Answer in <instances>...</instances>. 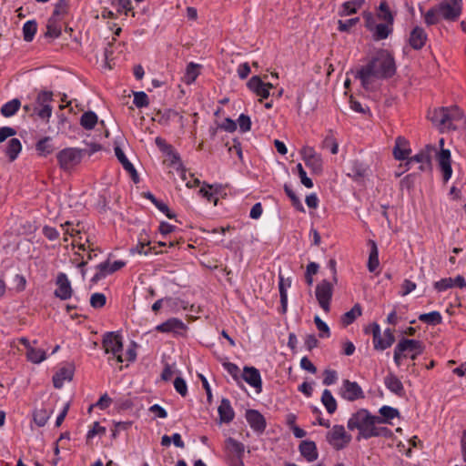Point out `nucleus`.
I'll return each instance as SVG.
<instances>
[{"mask_svg": "<svg viewBox=\"0 0 466 466\" xmlns=\"http://www.w3.org/2000/svg\"><path fill=\"white\" fill-rule=\"evenodd\" d=\"M396 72L393 56L386 50L379 51L372 60L357 73L362 86L367 90L377 87L380 79L392 76Z\"/></svg>", "mask_w": 466, "mask_h": 466, "instance_id": "1", "label": "nucleus"}, {"mask_svg": "<svg viewBox=\"0 0 466 466\" xmlns=\"http://www.w3.org/2000/svg\"><path fill=\"white\" fill-rule=\"evenodd\" d=\"M383 423V420L379 417L372 415L366 409H360L348 420L347 427L350 431H358V441L361 439H370L372 437H390L391 431L386 427L380 426Z\"/></svg>", "mask_w": 466, "mask_h": 466, "instance_id": "2", "label": "nucleus"}, {"mask_svg": "<svg viewBox=\"0 0 466 466\" xmlns=\"http://www.w3.org/2000/svg\"><path fill=\"white\" fill-rule=\"evenodd\" d=\"M463 112L457 106L441 107L429 113L431 121L441 130L455 128L454 122L460 120Z\"/></svg>", "mask_w": 466, "mask_h": 466, "instance_id": "3", "label": "nucleus"}, {"mask_svg": "<svg viewBox=\"0 0 466 466\" xmlns=\"http://www.w3.org/2000/svg\"><path fill=\"white\" fill-rule=\"evenodd\" d=\"M422 351L423 347L420 341L416 339H402L398 342L394 349V362L398 367H400L401 365L402 358L407 357V353H410V359L414 360L420 354L422 353Z\"/></svg>", "mask_w": 466, "mask_h": 466, "instance_id": "4", "label": "nucleus"}, {"mask_svg": "<svg viewBox=\"0 0 466 466\" xmlns=\"http://www.w3.org/2000/svg\"><path fill=\"white\" fill-rule=\"evenodd\" d=\"M83 157V150L76 147H67L59 151L56 155L60 168L70 171L77 166Z\"/></svg>", "mask_w": 466, "mask_h": 466, "instance_id": "5", "label": "nucleus"}, {"mask_svg": "<svg viewBox=\"0 0 466 466\" xmlns=\"http://www.w3.org/2000/svg\"><path fill=\"white\" fill-rule=\"evenodd\" d=\"M326 440L335 450L340 451L350 444L351 441V435L346 431L344 426L334 425L328 431Z\"/></svg>", "mask_w": 466, "mask_h": 466, "instance_id": "6", "label": "nucleus"}, {"mask_svg": "<svg viewBox=\"0 0 466 466\" xmlns=\"http://www.w3.org/2000/svg\"><path fill=\"white\" fill-rule=\"evenodd\" d=\"M103 348L106 353H111L116 357L117 362H124V356L121 354L123 350L122 337L115 332H107L104 335L102 340Z\"/></svg>", "mask_w": 466, "mask_h": 466, "instance_id": "7", "label": "nucleus"}, {"mask_svg": "<svg viewBox=\"0 0 466 466\" xmlns=\"http://www.w3.org/2000/svg\"><path fill=\"white\" fill-rule=\"evenodd\" d=\"M437 7L442 19L455 21L461 14L462 0H442Z\"/></svg>", "mask_w": 466, "mask_h": 466, "instance_id": "8", "label": "nucleus"}, {"mask_svg": "<svg viewBox=\"0 0 466 466\" xmlns=\"http://www.w3.org/2000/svg\"><path fill=\"white\" fill-rule=\"evenodd\" d=\"M316 299L320 308L329 312L330 309V301L333 295V283L323 279L316 286Z\"/></svg>", "mask_w": 466, "mask_h": 466, "instance_id": "9", "label": "nucleus"}, {"mask_svg": "<svg viewBox=\"0 0 466 466\" xmlns=\"http://www.w3.org/2000/svg\"><path fill=\"white\" fill-rule=\"evenodd\" d=\"M339 396L349 401H354L364 398L361 387L355 381L344 380L339 390Z\"/></svg>", "mask_w": 466, "mask_h": 466, "instance_id": "10", "label": "nucleus"}, {"mask_svg": "<svg viewBox=\"0 0 466 466\" xmlns=\"http://www.w3.org/2000/svg\"><path fill=\"white\" fill-rule=\"evenodd\" d=\"M300 153L305 165L310 168L313 173L320 174L322 172V158L313 147H304Z\"/></svg>", "mask_w": 466, "mask_h": 466, "instance_id": "11", "label": "nucleus"}, {"mask_svg": "<svg viewBox=\"0 0 466 466\" xmlns=\"http://www.w3.org/2000/svg\"><path fill=\"white\" fill-rule=\"evenodd\" d=\"M439 167L442 173L444 182H447L452 175L451 152L448 149H441L437 154Z\"/></svg>", "mask_w": 466, "mask_h": 466, "instance_id": "12", "label": "nucleus"}, {"mask_svg": "<svg viewBox=\"0 0 466 466\" xmlns=\"http://www.w3.org/2000/svg\"><path fill=\"white\" fill-rule=\"evenodd\" d=\"M248 88L261 98L269 96V90L274 87L271 83H264L258 76H252L248 82Z\"/></svg>", "mask_w": 466, "mask_h": 466, "instance_id": "13", "label": "nucleus"}, {"mask_svg": "<svg viewBox=\"0 0 466 466\" xmlns=\"http://www.w3.org/2000/svg\"><path fill=\"white\" fill-rule=\"evenodd\" d=\"M56 284L57 286L55 290L56 297L66 300L72 297L73 289L70 281L65 273H59L56 278Z\"/></svg>", "mask_w": 466, "mask_h": 466, "instance_id": "14", "label": "nucleus"}, {"mask_svg": "<svg viewBox=\"0 0 466 466\" xmlns=\"http://www.w3.org/2000/svg\"><path fill=\"white\" fill-rule=\"evenodd\" d=\"M52 98V93L50 92H41L37 96V103L42 106L41 108L36 107L37 116L44 119L48 120L52 114V107L50 105L46 104L47 102L51 101Z\"/></svg>", "mask_w": 466, "mask_h": 466, "instance_id": "15", "label": "nucleus"}, {"mask_svg": "<svg viewBox=\"0 0 466 466\" xmlns=\"http://www.w3.org/2000/svg\"><path fill=\"white\" fill-rule=\"evenodd\" d=\"M243 380L258 393L262 390V381L259 371L254 367H245L242 374Z\"/></svg>", "mask_w": 466, "mask_h": 466, "instance_id": "16", "label": "nucleus"}, {"mask_svg": "<svg viewBox=\"0 0 466 466\" xmlns=\"http://www.w3.org/2000/svg\"><path fill=\"white\" fill-rule=\"evenodd\" d=\"M427 39L428 35L425 30L422 27L415 26L410 34L409 43L413 49L419 50L425 46Z\"/></svg>", "mask_w": 466, "mask_h": 466, "instance_id": "17", "label": "nucleus"}, {"mask_svg": "<svg viewBox=\"0 0 466 466\" xmlns=\"http://www.w3.org/2000/svg\"><path fill=\"white\" fill-rule=\"evenodd\" d=\"M246 419L250 427L257 431H263L266 427L264 417L255 410H248L246 412Z\"/></svg>", "mask_w": 466, "mask_h": 466, "instance_id": "18", "label": "nucleus"}, {"mask_svg": "<svg viewBox=\"0 0 466 466\" xmlns=\"http://www.w3.org/2000/svg\"><path fill=\"white\" fill-rule=\"evenodd\" d=\"M370 329H371L372 336H373L374 348L376 350H384L392 345V343L388 341V339H385L384 336L383 337L381 336L380 327L379 324L373 323L370 326Z\"/></svg>", "mask_w": 466, "mask_h": 466, "instance_id": "19", "label": "nucleus"}, {"mask_svg": "<svg viewBox=\"0 0 466 466\" xmlns=\"http://www.w3.org/2000/svg\"><path fill=\"white\" fill-rule=\"evenodd\" d=\"M61 227L63 228L64 229V241H67L68 238H67V236H70L73 240H72V246H78L79 249H83V250H86V247H85V244H81L79 243L77 238L80 239L81 237H78V235L80 234V229H77L76 228L73 224L69 221L66 222L64 225H61Z\"/></svg>", "mask_w": 466, "mask_h": 466, "instance_id": "20", "label": "nucleus"}, {"mask_svg": "<svg viewBox=\"0 0 466 466\" xmlns=\"http://www.w3.org/2000/svg\"><path fill=\"white\" fill-rule=\"evenodd\" d=\"M74 369L71 366L60 369L53 377L54 387L60 389L65 381H70L73 379Z\"/></svg>", "mask_w": 466, "mask_h": 466, "instance_id": "21", "label": "nucleus"}, {"mask_svg": "<svg viewBox=\"0 0 466 466\" xmlns=\"http://www.w3.org/2000/svg\"><path fill=\"white\" fill-rule=\"evenodd\" d=\"M384 384L390 391L398 396H402L405 393L402 382L392 373H390L385 377Z\"/></svg>", "mask_w": 466, "mask_h": 466, "instance_id": "22", "label": "nucleus"}, {"mask_svg": "<svg viewBox=\"0 0 466 466\" xmlns=\"http://www.w3.org/2000/svg\"><path fill=\"white\" fill-rule=\"evenodd\" d=\"M225 450L227 456L243 457L245 452V446L243 443L229 437L225 441Z\"/></svg>", "mask_w": 466, "mask_h": 466, "instance_id": "23", "label": "nucleus"}, {"mask_svg": "<svg viewBox=\"0 0 466 466\" xmlns=\"http://www.w3.org/2000/svg\"><path fill=\"white\" fill-rule=\"evenodd\" d=\"M410 153L408 141L401 137H398L393 148L394 157L398 160H404L408 158Z\"/></svg>", "mask_w": 466, "mask_h": 466, "instance_id": "24", "label": "nucleus"}, {"mask_svg": "<svg viewBox=\"0 0 466 466\" xmlns=\"http://www.w3.org/2000/svg\"><path fill=\"white\" fill-rule=\"evenodd\" d=\"M435 150L434 147L432 146H427L426 150L420 151V153L416 154L412 157H410L408 161V164H410L412 162L420 163V169L425 170L430 166L431 162V155L430 152Z\"/></svg>", "mask_w": 466, "mask_h": 466, "instance_id": "25", "label": "nucleus"}, {"mask_svg": "<svg viewBox=\"0 0 466 466\" xmlns=\"http://www.w3.org/2000/svg\"><path fill=\"white\" fill-rule=\"evenodd\" d=\"M185 329V324L176 318L169 319L156 327V329L160 332H177Z\"/></svg>", "mask_w": 466, "mask_h": 466, "instance_id": "26", "label": "nucleus"}, {"mask_svg": "<svg viewBox=\"0 0 466 466\" xmlns=\"http://www.w3.org/2000/svg\"><path fill=\"white\" fill-rule=\"evenodd\" d=\"M299 451L308 461H314L318 458L317 447L314 441H303L299 444Z\"/></svg>", "mask_w": 466, "mask_h": 466, "instance_id": "27", "label": "nucleus"}, {"mask_svg": "<svg viewBox=\"0 0 466 466\" xmlns=\"http://www.w3.org/2000/svg\"><path fill=\"white\" fill-rule=\"evenodd\" d=\"M220 422L228 423L230 422L235 416V412L230 405V402L228 399H223L220 402V405L218 409Z\"/></svg>", "mask_w": 466, "mask_h": 466, "instance_id": "28", "label": "nucleus"}, {"mask_svg": "<svg viewBox=\"0 0 466 466\" xmlns=\"http://www.w3.org/2000/svg\"><path fill=\"white\" fill-rule=\"evenodd\" d=\"M115 154H116V157H117V159L119 160V162L122 164L123 167L128 172L130 173L133 180L135 182H137L138 181V177H137V173L134 167V166L129 162V160L127 158L126 155L124 154L123 150L116 147L115 148Z\"/></svg>", "mask_w": 466, "mask_h": 466, "instance_id": "29", "label": "nucleus"}, {"mask_svg": "<svg viewBox=\"0 0 466 466\" xmlns=\"http://www.w3.org/2000/svg\"><path fill=\"white\" fill-rule=\"evenodd\" d=\"M392 32V24L380 23L377 24L372 30V36L375 40H382L387 38Z\"/></svg>", "mask_w": 466, "mask_h": 466, "instance_id": "30", "label": "nucleus"}, {"mask_svg": "<svg viewBox=\"0 0 466 466\" xmlns=\"http://www.w3.org/2000/svg\"><path fill=\"white\" fill-rule=\"evenodd\" d=\"M321 402L328 413L333 414L337 410V400L329 390H324L321 396Z\"/></svg>", "mask_w": 466, "mask_h": 466, "instance_id": "31", "label": "nucleus"}, {"mask_svg": "<svg viewBox=\"0 0 466 466\" xmlns=\"http://www.w3.org/2000/svg\"><path fill=\"white\" fill-rule=\"evenodd\" d=\"M20 106H21V102L19 99H17V98L12 99L11 101L3 105V106L1 107V114L5 117H10V116H14L18 111Z\"/></svg>", "mask_w": 466, "mask_h": 466, "instance_id": "32", "label": "nucleus"}, {"mask_svg": "<svg viewBox=\"0 0 466 466\" xmlns=\"http://www.w3.org/2000/svg\"><path fill=\"white\" fill-rule=\"evenodd\" d=\"M291 285V281L289 279H284L282 276H279V295H280V302L283 308V310L285 311L288 305V292L287 289L289 288Z\"/></svg>", "mask_w": 466, "mask_h": 466, "instance_id": "33", "label": "nucleus"}, {"mask_svg": "<svg viewBox=\"0 0 466 466\" xmlns=\"http://www.w3.org/2000/svg\"><path fill=\"white\" fill-rule=\"evenodd\" d=\"M98 121L97 116L92 111L85 112L80 118L81 126L87 130H91L95 127Z\"/></svg>", "mask_w": 466, "mask_h": 466, "instance_id": "34", "label": "nucleus"}, {"mask_svg": "<svg viewBox=\"0 0 466 466\" xmlns=\"http://www.w3.org/2000/svg\"><path fill=\"white\" fill-rule=\"evenodd\" d=\"M27 360L33 363L38 364L46 360V351L42 349L34 348L32 346H28V350L26 351Z\"/></svg>", "mask_w": 466, "mask_h": 466, "instance_id": "35", "label": "nucleus"}, {"mask_svg": "<svg viewBox=\"0 0 466 466\" xmlns=\"http://www.w3.org/2000/svg\"><path fill=\"white\" fill-rule=\"evenodd\" d=\"M22 148L21 142L18 138H11L8 141L6 155L9 157L11 161H14L18 154L20 153Z\"/></svg>", "mask_w": 466, "mask_h": 466, "instance_id": "36", "label": "nucleus"}, {"mask_svg": "<svg viewBox=\"0 0 466 466\" xmlns=\"http://www.w3.org/2000/svg\"><path fill=\"white\" fill-rule=\"evenodd\" d=\"M419 319L429 325H438L442 321V317L439 311H431L429 313H423L419 316Z\"/></svg>", "mask_w": 466, "mask_h": 466, "instance_id": "37", "label": "nucleus"}, {"mask_svg": "<svg viewBox=\"0 0 466 466\" xmlns=\"http://www.w3.org/2000/svg\"><path fill=\"white\" fill-rule=\"evenodd\" d=\"M37 24L35 20H29L23 25V36L26 42H31L36 33Z\"/></svg>", "mask_w": 466, "mask_h": 466, "instance_id": "38", "label": "nucleus"}, {"mask_svg": "<svg viewBox=\"0 0 466 466\" xmlns=\"http://www.w3.org/2000/svg\"><path fill=\"white\" fill-rule=\"evenodd\" d=\"M58 20L55 17H50L46 25V36L51 38H57L61 35V26L57 24Z\"/></svg>", "mask_w": 466, "mask_h": 466, "instance_id": "39", "label": "nucleus"}, {"mask_svg": "<svg viewBox=\"0 0 466 466\" xmlns=\"http://www.w3.org/2000/svg\"><path fill=\"white\" fill-rule=\"evenodd\" d=\"M371 249L368 261V268L370 272H374L379 267V252L377 245L374 241H370Z\"/></svg>", "mask_w": 466, "mask_h": 466, "instance_id": "40", "label": "nucleus"}, {"mask_svg": "<svg viewBox=\"0 0 466 466\" xmlns=\"http://www.w3.org/2000/svg\"><path fill=\"white\" fill-rule=\"evenodd\" d=\"M36 150L41 156H47L51 154L54 150V147L51 144V138L46 137L41 140H39L36 144Z\"/></svg>", "mask_w": 466, "mask_h": 466, "instance_id": "41", "label": "nucleus"}, {"mask_svg": "<svg viewBox=\"0 0 466 466\" xmlns=\"http://www.w3.org/2000/svg\"><path fill=\"white\" fill-rule=\"evenodd\" d=\"M442 19L441 13L439 12V9L437 5L433 6L432 8L429 9L425 15L424 20L425 23L428 25H432L438 24Z\"/></svg>", "mask_w": 466, "mask_h": 466, "instance_id": "42", "label": "nucleus"}, {"mask_svg": "<svg viewBox=\"0 0 466 466\" xmlns=\"http://www.w3.org/2000/svg\"><path fill=\"white\" fill-rule=\"evenodd\" d=\"M199 74L198 65L189 63L187 66L186 73L184 76V82L187 85L192 84Z\"/></svg>", "mask_w": 466, "mask_h": 466, "instance_id": "43", "label": "nucleus"}, {"mask_svg": "<svg viewBox=\"0 0 466 466\" xmlns=\"http://www.w3.org/2000/svg\"><path fill=\"white\" fill-rule=\"evenodd\" d=\"M378 17L380 20H383L384 23H389L393 25V15L390 11V8L385 1L381 2L379 6Z\"/></svg>", "mask_w": 466, "mask_h": 466, "instance_id": "44", "label": "nucleus"}, {"mask_svg": "<svg viewBox=\"0 0 466 466\" xmlns=\"http://www.w3.org/2000/svg\"><path fill=\"white\" fill-rule=\"evenodd\" d=\"M361 308L359 304L354 305V307L348 312H346L341 319L342 323L345 326L351 324L357 317L360 316Z\"/></svg>", "mask_w": 466, "mask_h": 466, "instance_id": "45", "label": "nucleus"}, {"mask_svg": "<svg viewBox=\"0 0 466 466\" xmlns=\"http://www.w3.org/2000/svg\"><path fill=\"white\" fill-rule=\"evenodd\" d=\"M51 411L46 409H39L34 412V420L39 427H43L46 424L47 420L51 416Z\"/></svg>", "mask_w": 466, "mask_h": 466, "instance_id": "46", "label": "nucleus"}, {"mask_svg": "<svg viewBox=\"0 0 466 466\" xmlns=\"http://www.w3.org/2000/svg\"><path fill=\"white\" fill-rule=\"evenodd\" d=\"M380 418L383 420V423L388 422L390 420H392L399 416V410L390 406H382L380 409Z\"/></svg>", "mask_w": 466, "mask_h": 466, "instance_id": "47", "label": "nucleus"}, {"mask_svg": "<svg viewBox=\"0 0 466 466\" xmlns=\"http://www.w3.org/2000/svg\"><path fill=\"white\" fill-rule=\"evenodd\" d=\"M360 6V5L357 4V2H346L341 5L339 15L340 16L350 15L355 14Z\"/></svg>", "mask_w": 466, "mask_h": 466, "instance_id": "48", "label": "nucleus"}, {"mask_svg": "<svg viewBox=\"0 0 466 466\" xmlns=\"http://www.w3.org/2000/svg\"><path fill=\"white\" fill-rule=\"evenodd\" d=\"M314 323L319 331V336L320 338H329L330 336L329 326L319 316L314 317Z\"/></svg>", "mask_w": 466, "mask_h": 466, "instance_id": "49", "label": "nucleus"}, {"mask_svg": "<svg viewBox=\"0 0 466 466\" xmlns=\"http://www.w3.org/2000/svg\"><path fill=\"white\" fill-rule=\"evenodd\" d=\"M284 190L288 197L290 198L292 205L301 212H305L304 207L302 203L300 202L299 198L296 196L295 192L288 186H284Z\"/></svg>", "mask_w": 466, "mask_h": 466, "instance_id": "50", "label": "nucleus"}, {"mask_svg": "<svg viewBox=\"0 0 466 466\" xmlns=\"http://www.w3.org/2000/svg\"><path fill=\"white\" fill-rule=\"evenodd\" d=\"M111 263L108 261L100 263L97 266L98 272L94 276L93 280L97 281L103 278H105L106 275L111 274V271H108L110 269Z\"/></svg>", "mask_w": 466, "mask_h": 466, "instance_id": "51", "label": "nucleus"}, {"mask_svg": "<svg viewBox=\"0 0 466 466\" xmlns=\"http://www.w3.org/2000/svg\"><path fill=\"white\" fill-rule=\"evenodd\" d=\"M67 3L66 0H60L55 6L53 15L51 17L59 20L62 16L66 14Z\"/></svg>", "mask_w": 466, "mask_h": 466, "instance_id": "52", "label": "nucleus"}, {"mask_svg": "<svg viewBox=\"0 0 466 466\" xmlns=\"http://www.w3.org/2000/svg\"><path fill=\"white\" fill-rule=\"evenodd\" d=\"M322 147L330 149V152L335 155L338 153L339 144L332 135H329L324 138Z\"/></svg>", "mask_w": 466, "mask_h": 466, "instance_id": "53", "label": "nucleus"}, {"mask_svg": "<svg viewBox=\"0 0 466 466\" xmlns=\"http://www.w3.org/2000/svg\"><path fill=\"white\" fill-rule=\"evenodd\" d=\"M134 104L137 107H145L149 104L148 96L145 92H136L134 94Z\"/></svg>", "mask_w": 466, "mask_h": 466, "instance_id": "54", "label": "nucleus"}, {"mask_svg": "<svg viewBox=\"0 0 466 466\" xmlns=\"http://www.w3.org/2000/svg\"><path fill=\"white\" fill-rule=\"evenodd\" d=\"M359 22H360V18L359 17L350 18V19H348L346 21L339 20V22H338V25H339L338 29L340 32H349L351 29V27H353Z\"/></svg>", "mask_w": 466, "mask_h": 466, "instance_id": "55", "label": "nucleus"}, {"mask_svg": "<svg viewBox=\"0 0 466 466\" xmlns=\"http://www.w3.org/2000/svg\"><path fill=\"white\" fill-rule=\"evenodd\" d=\"M106 301L103 293H94L90 298V304L95 309H100L105 306Z\"/></svg>", "mask_w": 466, "mask_h": 466, "instance_id": "56", "label": "nucleus"}, {"mask_svg": "<svg viewBox=\"0 0 466 466\" xmlns=\"http://www.w3.org/2000/svg\"><path fill=\"white\" fill-rule=\"evenodd\" d=\"M298 170L299 177L300 178V182L308 188H311L313 187L312 180L308 177L306 171L304 170L302 165L299 163L296 167Z\"/></svg>", "mask_w": 466, "mask_h": 466, "instance_id": "57", "label": "nucleus"}, {"mask_svg": "<svg viewBox=\"0 0 466 466\" xmlns=\"http://www.w3.org/2000/svg\"><path fill=\"white\" fill-rule=\"evenodd\" d=\"M452 287H453V279H451V278L442 279L435 282V284H434V288L440 292L444 291Z\"/></svg>", "mask_w": 466, "mask_h": 466, "instance_id": "58", "label": "nucleus"}, {"mask_svg": "<svg viewBox=\"0 0 466 466\" xmlns=\"http://www.w3.org/2000/svg\"><path fill=\"white\" fill-rule=\"evenodd\" d=\"M92 258H93V251H89L87 253V258H86L82 257L81 260H78V258L72 259V262L75 263L77 268H81V275H82L83 279L86 276V270L83 268L86 265L88 260H90Z\"/></svg>", "mask_w": 466, "mask_h": 466, "instance_id": "59", "label": "nucleus"}, {"mask_svg": "<svg viewBox=\"0 0 466 466\" xmlns=\"http://www.w3.org/2000/svg\"><path fill=\"white\" fill-rule=\"evenodd\" d=\"M238 124L242 132L249 131L251 128V120L249 116L244 114H241L238 118Z\"/></svg>", "mask_w": 466, "mask_h": 466, "instance_id": "60", "label": "nucleus"}, {"mask_svg": "<svg viewBox=\"0 0 466 466\" xmlns=\"http://www.w3.org/2000/svg\"><path fill=\"white\" fill-rule=\"evenodd\" d=\"M337 379L338 374L335 370H326L324 371L323 384L327 386L332 385L337 381Z\"/></svg>", "mask_w": 466, "mask_h": 466, "instance_id": "61", "label": "nucleus"}, {"mask_svg": "<svg viewBox=\"0 0 466 466\" xmlns=\"http://www.w3.org/2000/svg\"><path fill=\"white\" fill-rule=\"evenodd\" d=\"M174 387L176 389V390L181 395V396H186L187 393V383L186 381L180 378V377H177L175 381H174Z\"/></svg>", "mask_w": 466, "mask_h": 466, "instance_id": "62", "label": "nucleus"}, {"mask_svg": "<svg viewBox=\"0 0 466 466\" xmlns=\"http://www.w3.org/2000/svg\"><path fill=\"white\" fill-rule=\"evenodd\" d=\"M367 168L360 163L354 162L352 164V176L354 177H362L366 175Z\"/></svg>", "mask_w": 466, "mask_h": 466, "instance_id": "63", "label": "nucleus"}, {"mask_svg": "<svg viewBox=\"0 0 466 466\" xmlns=\"http://www.w3.org/2000/svg\"><path fill=\"white\" fill-rule=\"evenodd\" d=\"M106 428L102 427L99 422H94L92 428L87 432V439H92L97 434H105Z\"/></svg>", "mask_w": 466, "mask_h": 466, "instance_id": "64", "label": "nucleus"}]
</instances>
